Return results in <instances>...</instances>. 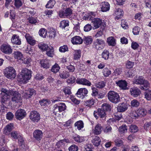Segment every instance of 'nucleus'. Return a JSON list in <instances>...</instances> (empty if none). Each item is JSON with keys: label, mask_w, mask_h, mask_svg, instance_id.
I'll use <instances>...</instances> for the list:
<instances>
[{"label": "nucleus", "mask_w": 151, "mask_h": 151, "mask_svg": "<svg viewBox=\"0 0 151 151\" xmlns=\"http://www.w3.org/2000/svg\"><path fill=\"white\" fill-rule=\"evenodd\" d=\"M84 124L82 121H79L76 122L74 124L75 127L78 130H80L83 127Z\"/></svg>", "instance_id": "nucleus-28"}, {"label": "nucleus", "mask_w": 151, "mask_h": 151, "mask_svg": "<svg viewBox=\"0 0 151 151\" xmlns=\"http://www.w3.org/2000/svg\"><path fill=\"white\" fill-rule=\"evenodd\" d=\"M71 42L73 45H80L83 42V39L79 36H75L72 38Z\"/></svg>", "instance_id": "nucleus-16"}, {"label": "nucleus", "mask_w": 151, "mask_h": 151, "mask_svg": "<svg viewBox=\"0 0 151 151\" xmlns=\"http://www.w3.org/2000/svg\"><path fill=\"white\" fill-rule=\"evenodd\" d=\"M11 41L14 45H20L21 44V42L19 36L17 35H13L11 38Z\"/></svg>", "instance_id": "nucleus-12"}, {"label": "nucleus", "mask_w": 151, "mask_h": 151, "mask_svg": "<svg viewBox=\"0 0 151 151\" xmlns=\"http://www.w3.org/2000/svg\"><path fill=\"white\" fill-rule=\"evenodd\" d=\"M129 91L131 95L134 97H137L141 93L140 90L137 87L131 88Z\"/></svg>", "instance_id": "nucleus-15"}, {"label": "nucleus", "mask_w": 151, "mask_h": 151, "mask_svg": "<svg viewBox=\"0 0 151 151\" xmlns=\"http://www.w3.org/2000/svg\"><path fill=\"white\" fill-rule=\"evenodd\" d=\"M29 118L33 121L37 122L40 119V115L37 111H34L30 112Z\"/></svg>", "instance_id": "nucleus-10"}, {"label": "nucleus", "mask_w": 151, "mask_h": 151, "mask_svg": "<svg viewBox=\"0 0 151 151\" xmlns=\"http://www.w3.org/2000/svg\"><path fill=\"white\" fill-rule=\"evenodd\" d=\"M109 52L107 50H104L101 54L102 58L105 60H107L109 58Z\"/></svg>", "instance_id": "nucleus-39"}, {"label": "nucleus", "mask_w": 151, "mask_h": 151, "mask_svg": "<svg viewBox=\"0 0 151 151\" xmlns=\"http://www.w3.org/2000/svg\"><path fill=\"white\" fill-rule=\"evenodd\" d=\"M68 50V48L66 45H63L60 47L59 51L60 52H64Z\"/></svg>", "instance_id": "nucleus-58"}, {"label": "nucleus", "mask_w": 151, "mask_h": 151, "mask_svg": "<svg viewBox=\"0 0 151 151\" xmlns=\"http://www.w3.org/2000/svg\"><path fill=\"white\" fill-rule=\"evenodd\" d=\"M105 45V41L101 39H97L94 41L93 47L97 50L103 49Z\"/></svg>", "instance_id": "nucleus-5"}, {"label": "nucleus", "mask_w": 151, "mask_h": 151, "mask_svg": "<svg viewBox=\"0 0 151 151\" xmlns=\"http://www.w3.org/2000/svg\"><path fill=\"white\" fill-rule=\"evenodd\" d=\"M60 69V67L57 64H55L52 66L51 70L52 72L55 73L58 72Z\"/></svg>", "instance_id": "nucleus-45"}, {"label": "nucleus", "mask_w": 151, "mask_h": 151, "mask_svg": "<svg viewBox=\"0 0 151 151\" xmlns=\"http://www.w3.org/2000/svg\"><path fill=\"white\" fill-rule=\"evenodd\" d=\"M144 78L142 76H136L133 79L134 84L142 85L144 81Z\"/></svg>", "instance_id": "nucleus-20"}, {"label": "nucleus", "mask_w": 151, "mask_h": 151, "mask_svg": "<svg viewBox=\"0 0 151 151\" xmlns=\"http://www.w3.org/2000/svg\"><path fill=\"white\" fill-rule=\"evenodd\" d=\"M55 2V0H50L46 5V7L47 8H52L53 7Z\"/></svg>", "instance_id": "nucleus-42"}, {"label": "nucleus", "mask_w": 151, "mask_h": 151, "mask_svg": "<svg viewBox=\"0 0 151 151\" xmlns=\"http://www.w3.org/2000/svg\"><path fill=\"white\" fill-rule=\"evenodd\" d=\"M83 93L82 88H80L78 89L76 93L77 96L82 99H83L84 96L83 94Z\"/></svg>", "instance_id": "nucleus-53"}, {"label": "nucleus", "mask_w": 151, "mask_h": 151, "mask_svg": "<svg viewBox=\"0 0 151 151\" xmlns=\"http://www.w3.org/2000/svg\"><path fill=\"white\" fill-rule=\"evenodd\" d=\"M106 115V111H104L102 108L99 109L95 111L94 112V116L97 119L99 116L101 118H104Z\"/></svg>", "instance_id": "nucleus-8"}, {"label": "nucleus", "mask_w": 151, "mask_h": 151, "mask_svg": "<svg viewBox=\"0 0 151 151\" xmlns=\"http://www.w3.org/2000/svg\"><path fill=\"white\" fill-rule=\"evenodd\" d=\"M102 129V127L101 124H98L95 126L92 131L95 134L99 135L101 133Z\"/></svg>", "instance_id": "nucleus-22"}, {"label": "nucleus", "mask_w": 151, "mask_h": 151, "mask_svg": "<svg viewBox=\"0 0 151 151\" xmlns=\"http://www.w3.org/2000/svg\"><path fill=\"white\" fill-rule=\"evenodd\" d=\"M138 113L139 116H144L146 115L147 112V111L145 109L142 107H141L139 108L138 109Z\"/></svg>", "instance_id": "nucleus-32"}, {"label": "nucleus", "mask_w": 151, "mask_h": 151, "mask_svg": "<svg viewBox=\"0 0 151 151\" xmlns=\"http://www.w3.org/2000/svg\"><path fill=\"white\" fill-rule=\"evenodd\" d=\"M26 114V113L24 110L20 109L17 110L15 113V116L17 119L20 120L24 117Z\"/></svg>", "instance_id": "nucleus-9"}, {"label": "nucleus", "mask_w": 151, "mask_h": 151, "mask_svg": "<svg viewBox=\"0 0 151 151\" xmlns=\"http://www.w3.org/2000/svg\"><path fill=\"white\" fill-rule=\"evenodd\" d=\"M101 11L103 12H106L110 9V4L107 2H104L101 4Z\"/></svg>", "instance_id": "nucleus-23"}, {"label": "nucleus", "mask_w": 151, "mask_h": 151, "mask_svg": "<svg viewBox=\"0 0 151 151\" xmlns=\"http://www.w3.org/2000/svg\"><path fill=\"white\" fill-rule=\"evenodd\" d=\"M94 100L92 99H89L88 101H87L86 102V106H88L89 107H90L92 105H93L94 104Z\"/></svg>", "instance_id": "nucleus-62"}, {"label": "nucleus", "mask_w": 151, "mask_h": 151, "mask_svg": "<svg viewBox=\"0 0 151 151\" xmlns=\"http://www.w3.org/2000/svg\"><path fill=\"white\" fill-rule=\"evenodd\" d=\"M39 48L43 51H46L49 47L47 44L41 43L38 45Z\"/></svg>", "instance_id": "nucleus-40"}, {"label": "nucleus", "mask_w": 151, "mask_h": 151, "mask_svg": "<svg viewBox=\"0 0 151 151\" xmlns=\"http://www.w3.org/2000/svg\"><path fill=\"white\" fill-rule=\"evenodd\" d=\"M5 75L8 78L13 79L16 76V73L15 69L12 67L6 68L5 70Z\"/></svg>", "instance_id": "nucleus-4"}, {"label": "nucleus", "mask_w": 151, "mask_h": 151, "mask_svg": "<svg viewBox=\"0 0 151 151\" xmlns=\"http://www.w3.org/2000/svg\"><path fill=\"white\" fill-rule=\"evenodd\" d=\"M46 54L49 57H53L54 55V50L52 47H49L46 50Z\"/></svg>", "instance_id": "nucleus-31"}, {"label": "nucleus", "mask_w": 151, "mask_h": 151, "mask_svg": "<svg viewBox=\"0 0 151 151\" xmlns=\"http://www.w3.org/2000/svg\"><path fill=\"white\" fill-rule=\"evenodd\" d=\"M76 82L78 84L85 85L88 86H90L91 84V83L89 81L84 78L78 79L76 80Z\"/></svg>", "instance_id": "nucleus-14"}, {"label": "nucleus", "mask_w": 151, "mask_h": 151, "mask_svg": "<svg viewBox=\"0 0 151 151\" xmlns=\"http://www.w3.org/2000/svg\"><path fill=\"white\" fill-rule=\"evenodd\" d=\"M140 29L138 27H135L133 29L132 32L134 35H138Z\"/></svg>", "instance_id": "nucleus-64"}, {"label": "nucleus", "mask_w": 151, "mask_h": 151, "mask_svg": "<svg viewBox=\"0 0 151 151\" xmlns=\"http://www.w3.org/2000/svg\"><path fill=\"white\" fill-rule=\"evenodd\" d=\"M69 25V22L68 21L63 20L61 22L60 24V27L63 29Z\"/></svg>", "instance_id": "nucleus-49"}, {"label": "nucleus", "mask_w": 151, "mask_h": 151, "mask_svg": "<svg viewBox=\"0 0 151 151\" xmlns=\"http://www.w3.org/2000/svg\"><path fill=\"white\" fill-rule=\"evenodd\" d=\"M11 135V137L15 139H17L20 136L19 134L17 131H12Z\"/></svg>", "instance_id": "nucleus-57"}, {"label": "nucleus", "mask_w": 151, "mask_h": 151, "mask_svg": "<svg viewBox=\"0 0 151 151\" xmlns=\"http://www.w3.org/2000/svg\"><path fill=\"white\" fill-rule=\"evenodd\" d=\"M131 104L133 107H137L139 106V103L137 100L134 99L131 101Z\"/></svg>", "instance_id": "nucleus-56"}, {"label": "nucleus", "mask_w": 151, "mask_h": 151, "mask_svg": "<svg viewBox=\"0 0 151 151\" xmlns=\"http://www.w3.org/2000/svg\"><path fill=\"white\" fill-rule=\"evenodd\" d=\"M83 40L84 43L86 45L91 44L93 41L92 38L90 36L84 37Z\"/></svg>", "instance_id": "nucleus-29"}, {"label": "nucleus", "mask_w": 151, "mask_h": 151, "mask_svg": "<svg viewBox=\"0 0 151 151\" xmlns=\"http://www.w3.org/2000/svg\"><path fill=\"white\" fill-rule=\"evenodd\" d=\"M23 63L25 64H29L31 61V59L30 58L26 57L22 58V59Z\"/></svg>", "instance_id": "nucleus-61"}, {"label": "nucleus", "mask_w": 151, "mask_h": 151, "mask_svg": "<svg viewBox=\"0 0 151 151\" xmlns=\"http://www.w3.org/2000/svg\"><path fill=\"white\" fill-rule=\"evenodd\" d=\"M14 5L17 8H19L22 6V3L20 0H15Z\"/></svg>", "instance_id": "nucleus-55"}, {"label": "nucleus", "mask_w": 151, "mask_h": 151, "mask_svg": "<svg viewBox=\"0 0 151 151\" xmlns=\"http://www.w3.org/2000/svg\"><path fill=\"white\" fill-rule=\"evenodd\" d=\"M142 85H143L144 87L141 86L140 87V88L141 90H146L148 89L150 86V84L146 80H144V81L143 83H142Z\"/></svg>", "instance_id": "nucleus-41"}, {"label": "nucleus", "mask_w": 151, "mask_h": 151, "mask_svg": "<svg viewBox=\"0 0 151 151\" xmlns=\"http://www.w3.org/2000/svg\"><path fill=\"white\" fill-rule=\"evenodd\" d=\"M40 103L42 106H46L49 104L50 101L47 99H43L40 101Z\"/></svg>", "instance_id": "nucleus-51"}, {"label": "nucleus", "mask_w": 151, "mask_h": 151, "mask_svg": "<svg viewBox=\"0 0 151 151\" xmlns=\"http://www.w3.org/2000/svg\"><path fill=\"white\" fill-rule=\"evenodd\" d=\"M111 71L107 67L105 68L103 70V75L105 77L109 76L111 74Z\"/></svg>", "instance_id": "nucleus-36"}, {"label": "nucleus", "mask_w": 151, "mask_h": 151, "mask_svg": "<svg viewBox=\"0 0 151 151\" xmlns=\"http://www.w3.org/2000/svg\"><path fill=\"white\" fill-rule=\"evenodd\" d=\"M145 98L146 99L150 101L151 100V91L148 90H147L145 93Z\"/></svg>", "instance_id": "nucleus-47"}, {"label": "nucleus", "mask_w": 151, "mask_h": 151, "mask_svg": "<svg viewBox=\"0 0 151 151\" xmlns=\"http://www.w3.org/2000/svg\"><path fill=\"white\" fill-rule=\"evenodd\" d=\"M115 145L118 147H120L123 144L122 141L120 139H117L115 140Z\"/></svg>", "instance_id": "nucleus-60"}, {"label": "nucleus", "mask_w": 151, "mask_h": 151, "mask_svg": "<svg viewBox=\"0 0 151 151\" xmlns=\"http://www.w3.org/2000/svg\"><path fill=\"white\" fill-rule=\"evenodd\" d=\"M0 96L1 98V101L4 103L9 98V96H12V100L13 102H18L21 99L20 94L16 91L11 90L8 91L6 89L2 88L1 90Z\"/></svg>", "instance_id": "nucleus-1"}, {"label": "nucleus", "mask_w": 151, "mask_h": 151, "mask_svg": "<svg viewBox=\"0 0 151 151\" xmlns=\"http://www.w3.org/2000/svg\"><path fill=\"white\" fill-rule=\"evenodd\" d=\"M13 128V125L12 123L7 125L4 128V133L6 135L9 134L10 132L11 131Z\"/></svg>", "instance_id": "nucleus-24"}, {"label": "nucleus", "mask_w": 151, "mask_h": 151, "mask_svg": "<svg viewBox=\"0 0 151 151\" xmlns=\"http://www.w3.org/2000/svg\"><path fill=\"white\" fill-rule=\"evenodd\" d=\"M104 132L106 133H108L111 132L112 128L109 125H106L104 128Z\"/></svg>", "instance_id": "nucleus-50"}, {"label": "nucleus", "mask_w": 151, "mask_h": 151, "mask_svg": "<svg viewBox=\"0 0 151 151\" xmlns=\"http://www.w3.org/2000/svg\"><path fill=\"white\" fill-rule=\"evenodd\" d=\"M1 50L4 53L7 54H10L12 52V49L11 46L8 44H3L1 47Z\"/></svg>", "instance_id": "nucleus-7"}, {"label": "nucleus", "mask_w": 151, "mask_h": 151, "mask_svg": "<svg viewBox=\"0 0 151 151\" xmlns=\"http://www.w3.org/2000/svg\"><path fill=\"white\" fill-rule=\"evenodd\" d=\"M57 106L60 109V111L61 112L64 111L66 108V106L65 104L63 103H59Z\"/></svg>", "instance_id": "nucleus-48"}, {"label": "nucleus", "mask_w": 151, "mask_h": 151, "mask_svg": "<svg viewBox=\"0 0 151 151\" xmlns=\"http://www.w3.org/2000/svg\"><path fill=\"white\" fill-rule=\"evenodd\" d=\"M32 71L27 68L22 69L17 78L19 82L23 83H26L31 77Z\"/></svg>", "instance_id": "nucleus-2"}, {"label": "nucleus", "mask_w": 151, "mask_h": 151, "mask_svg": "<svg viewBox=\"0 0 151 151\" xmlns=\"http://www.w3.org/2000/svg\"><path fill=\"white\" fill-rule=\"evenodd\" d=\"M129 130L132 133H134L137 132L138 129L137 126L135 125H132L130 127Z\"/></svg>", "instance_id": "nucleus-46"}, {"label": "nucleus", "mask_w": 151, "mask_h": 151, "mask_svg": "<svg viewBox=\"0 0 151 151\" xmlns=\"http://www.w3.org/2000/svg\"><path fill=\"white\" fill-rule=\"evenodd\" d=\"M107 42L109 46H114L116 44L115 40L113 37H111L107 39Z\"/></svg>", "instance_id": "nucleus-30"}, {"label": "nucleus", "mask_w": 151, "mask_h": 151, "mask_svg": "<svg viewBox=\"0 0 151 151\" xmlns=\"http://www.w3.org/2000/svg\"><path fill=\"white\" fill-rule=\"evenodd\" d=\"M128 108V105L126 103H122L119 104L117 107L118 111L120 112H124Z\"/></svg>", "instance_id": "nucleus-21"}, {"label": "nucleus", "mask_w": 151, "mask_h": 151, "mask_svg": "<svg viewBox=\"0 0 151 151\" xmlns=\"http://www.w3.org/2000/svg\"><path fill=\"white\" fill-rule=\"evenodd\" d=\"M127 127L125 125H123L122 126L120 127L119 129V131L121 134H124L127 132Z\"/></svg>", "instance_id": "nucleus-44"}, {"label": "nucleus", "mask_w": 151, "mask_h": 151, "mask_svg": "<svg viewBox=\"0 0 151 151\" xmlns=\"http://www.w3.org/2000/svg\"><path fill=\"white\" fill-rule=\"evenodd\" d=\"M59 75L61 78H66L70 76V74L68 72L65 70L60 72Z\"/></svg>", "instance_id": "nucleus-34"}, {"label": "nucleus", "mask_w": 151, "mask_h": 151, "mask_svg": "<svg viewBox=\"0 0 151 151\" xmlns=\"http://www.w3.org/2000/svg\"><path fill=\"white\" fill-rule=\"evenodd\" d=\"M25 37L27 42L32 45H34L36 43V41L34 38L29 34H26Z\"/></svg>", "instance_id": "nucleus-18"}, {"label": "nucleus", "mask_w": 151, "mask_h": 151, "mask_svg": "<svg viewBox=\"0 0 151 151\" xmlns=\"http://www.w3.org/2000/svg\"><path fill=\"white\" fill-rule=\"evenodd\" d=\"M101 107L104 111H110L111 109V105L106 103L103 104L102 105Z\"/></svg>", "instance_id": "nucleus-33"}, {"label": "nucleus", "mask_w": 151, "mask_h": 151, "mask_svg": "<svg viewBox=\"0 0 151 151\" xmlns=\"http://www.w3.org/2000/svg\"><path fill=\"white\" fill-rule=\"evenodd\" d=\"M73 138L76 142H81L83 141L82 138L77 134L73 135Z\"/></svg>", "instance_id": "nucleus-52"}, {"label": "nucleus", "mask_w": 151, "mask_h": 151, "mask_svg": "<svg viewBox=\"0 0 151 151\" xmlns=\"http://www.w3.org/2000/svg\"><path fill=\"white\" fill-rule=\"evenodd\" d=\"M104 22V20L99 18H95L92 20L91 22L95 28L97 29L103 24Z\"/></svg>", "instance_id": "nucleus-11"}, {"label": "nucleus", "mask_w": 151, "mask_h": 151, "mask_svg": "<svg viewBox=\"0 0 151 151\" xmlns=\"http://www.w3.org/2000/svg\"><path fill=\"white\" fill-rule=\"evenodd\" d=\"M130 115L131 117L133 119H138L139 117L138 112L135 110H132L130 113Z\"/></svg>", "instance_id": "nucleus-38"}, {"label": "nucleus", "mask_w": 151, "mask_h": 151, "mask_svg": "<svg viewBox=\"0 0 151 151\" xmlns=\"http://www.w3.org/2000/svg\"><path fill=\"white\" fill-rule=\"evenodd\" d=\"M81 52L80 50H75L74 52V59L77 60L81 56Z\"/></svg>", "instance_id": "nucleus-37"}, {"label": "nucleus", "mask_w": 151, "mask_h": 151, "mask_svg": "<svg viewBox=\"0 0 151 151\" xmlns=\"http://www.w3.org/2000/svg\"><path fill=\"white\" fill-rule=\"evenodd\" d=\"M72 14V10L69 7L65 8L60 12L59 15L60 17H65L70 16Z\"/></svg>", "instance_id": "nucleus-6"}, {"label": "nucleus", "mask_w": 151, "mask_h": 151, "mask_svg": "<svg viewBox=\"0 0 151 151\" xmlns=\"http://www.w3.org/2000/svg\"><path fill=\"white\" fill-rule=\"evenodd\" d=\"M105 86V83L104 81L98 82L96 84V87L99 88H104Z\"/></svg>", "instance_id": "nucleus-54"}, {"label": "nucleus", "mask_w": 151, "mask_h": 151, "mask_svg": "<svg viewBox=\"0 0 151 151\" xmlns=\"http://www.w3.org/2000/svg\"><path fill=\"white\" fill-rule=\"evenodd\" d=\"M40 63L41 67L45 69L49 68L51 65L50 61L47 60H42Z\"/></svg>", "instance_id": "nucleus-19"}, {"label": "nucleus", "mask_w": 151, "mask_h": 151, "mask_svg": "<svg viewBox=\"0 0 151 151\" xmlns=\"http://www.w3.org/2000/svg\"><path fill=\"white\" fill-rule=\"evenodd\" d=\"M123 12L121 9H115L114 15L116 17V19H118L122 16Z\"/></svg>", "instance_id": "nucleus-25"}, {"label": "nucleus", "mask_w": 151, "mask_h": 151, "mask_svg": "<svg viewBox=\"0 0 151 151\" xmlns=\"http://www.w3.org/2000/svg\"><path fill=\"white\" fill-rule=\"evenodd\" d=\"M116 83L122 89L126 90L128 89L127 83L125 80H120L116 81Z\"/></svg>", "instance_id": "nucleus-13"}, {"label": "nucleus", "mask_w": 151, "mask_h": 151, "mask_svg": "<svg viewBox=\"0 0 151 151\" xmlns=\"http://www.w3.org/2000/svg\"><path fill=\"white\" fill-rule=\"evenodd\" d=\"M69 151H78V147L77 145H73L69 147Z\"/></svg>", "instance_id": "nucleus-63"}, {"label": "nucleus", "mask_w": 151, "mask_h": 151, "mask_svg": "<svg viewBox=\"0 0 151 151\" xmlns=\"http://www.w3.org/2000/svg\"><path fill=\"white\" fill-rule=\"evenodd\" d=\"M14 58L17 60H22L23 58L22 53L19 51H15L14 53Z\"/></svg>", "instance_id": "nucleus-35"}, {"label": "nucleus", "mask_w": 151, "mask_h": 151, "mask_svg": "<svg viewBox=\"0 0 151 151\" xmlns=\"http://www.w3.org/2000/svg\"><path fill=\"white\" fill-rule=\"evenodd\" d=\"M107 96L109 100L114 104L118 103L120 100L118 93L114 91H109L107 93Z\"/></svg>", "instance_id": "nucleus-3"}, {"label": "nucleus", "mask_w": 151, "mask_h": 151, "mask_svg": "<svg viewBox=\"0 0 151 151\" xmlns=\"http://www.w3.org/2000/svg\"><path fill=\"white\" fill-rule=\"evenodd\" d=\"M39 34L40 36L45 37L47 34V31L45 28H42L40 30Z\"/></svg>", "instance_id": "nucleus-43"}, {"label": "nucleus", "mask_w": 151, "mask_h": 151, "mask_svg": "<svg viewBox=\"0 0 151 151\" xmlns=\"http://www.w3.org/2000/svg\"><path fill=\"white\" fill-rule=\"evenodd\" d=\"M101 141V139L99 137L96 136L93 139L92 142L94 145L96 146H98L100 145Z\"/></svg>", "instance_id": "nucleus-26"}, {"label": "nucleus", "mask_w": 151, "mask_h": 151, "mask_svg": "<svg viewBox=\"0 0 151 151\" xmlns=\"http://www.w3.org/2000/svg\"><path fill=\"white\" fill-rule=\"evenodd\" d=\"M76 80V78L73 76L68 78L67 80V82L68 84H72Z\"/></svg>", "instance_id": "nucleus-59"}, {"label": "nucleus", "mask_w": 151, "mask_h": 151, "mask_svg": "<svg viewBox=\"0 0 151 151\" xmlns=\"http://www.w3.org/2000/svg\"><path fill=\"white\" fill-rule=\"evenodd\" d=\"M48 34L50 37L52 38L55 37L56 35V31L53 28H49L48 29Z\"/></svg>", "instance_id": "nucleus-27"}, {"label": "nucleus", "mask_w": 151, "mask_h": 151, "mask_svg": "<svg viewBox=\"0 0 151 151\" xmlns=\"http://www.w3.org/2000/svg\"><path fill=\"white\" fill-rule=\"evenodd\" d=\"M42 131L40 130H36L33 133L34 137L38 141L42 139Z\"/></svg>", "instance_id": "nucleus-17"}]
</instances>
